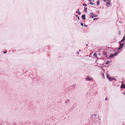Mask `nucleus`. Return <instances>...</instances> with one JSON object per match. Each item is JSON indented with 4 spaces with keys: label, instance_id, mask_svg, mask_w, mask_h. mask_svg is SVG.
<instances>
[{
    "label": "nucleus",
    "instance_id": "1",
    "mask_svg": "<svg viewBox=\"0 0 125 125\" xmlns=\"http://www.w3.org/2000/svg\"><path fill=\"white\" fill-rule=\"evenodd\" d=\"M115 52V53L114 54H111L109 56V57L110 59H111V58H113L114 56H116L117 54L118 53H119V52L118 51H117V52L115 51H114Z\"/></svg>",
    "mask_w": 125,
    "mask_h": 125
},
{
    "label": "nucleus",
    "instance_id": "2",
    "mask_svg": "<svg viewBox=\"0 0 125 125\" xmlns=\"http://www.w3.org/2000/svg\"><path fill=\"white\" fill-rule=\"evenodd\" d=\"M93 78L90 76H88L87 77L85 78V80L86 81H89L92 80Z\"/></svg>",
    "mask_w": 125,
    "mask_h": 125
},
{
    "label": "nucleus",
    "instance_id": "3",
    "mask_svg": "<svg viewBox=\"0 0 125 125\" xmlns=\"http://www.w3.org/2000/svg\"><path fill=\"white\" fill-rule=\"evenodd\" d=\"M108 80L110 81H111L113 80H115L116 81L115 78L114 77H111L109 78Z\"/></svg>",
    "mask_w": 125,
    "mask_h": 125
},
{
    "label": "nucleus",
    "instance_id": "4",
    "mask_svg": "<svg viewBox=\"0 0 125 125\" xmlns=\"http://www.w3.org/2000/svg\"><path fill=\"white\" fill-rule=\"evenodd\" d=\"M94 14L93 13H90L89 14V16L90 18H93L94 17Z\"/></svg>",
    "mask_w": 125,
    "mask_h": 125
},
{
    "label": "nucleus",
    "instance_id": "5",
    "mask_svg": "<svg viewBox=\"0 0 125 125\" xmlns=\"http://www.w3.org/2000/svg\"><path fill=\"white\" fill-rule=\"evenodd\" d=\"M122 84L121 86V88H125V84L122 82Z\"/></svg>",
    "mask_w": 125,
    "mask_h": 125
},
{
    "label": "nucleus",
    "instance_id": "6",
    "mask_svg": "<svg viewBox=\"0 0 125 125\" xmlns=\"http://www.w3.org/2000/svg\"><path fill=\"white\" fill-rule=\"evenodd\" d=\"M70 100H69L68 99H67L65 100V103L66 104H69V102Z\"/></svg>",
    "mask_w": 125,
    "mask_h": 125
},
{
    "label": "nucleus",
    "instance_id": "7",
    "mask_svg": "<svg viewBox=\"0 0 125 125\" xmlns=\"http://www.w3.org/2000/svg\"><path fill=\"white\" fill-rule=\"evenodd\" d=\"M110 1L108 0V1L107 2V3H106V5L107 6H109L110 5Z\"/></svg>",
    "mask_w": 125,
    "mask_h": 125
},
{
    "label": "nucleus",
    "instance_id": "8",
    "mask_svg": "<svg viewBox=\"0 0 125 125\" xmlns=\"http://www.w3.org/2000/svg\"><path fill=\"white\" fill-rule=\"evenodd\" d=\"M82 18L84 20L86 19L85 16V15H83L82 16Z\"/></svg>",
    "mask_w": 125,
    "mask_h": 125
},
{
    "label": "nucleus",
    "instance_id": "9",
    "mask_svg": "<svg viewBox=\"0 0 125 125\" xmlns=\"http://www.w3.org/2000/svg\"><path fill=\"white\" fill-rule=\"evenodd\" d=\"M125 40V35L124 36V37L123 38V39L121 40V41H124Z\"/></svg>",
    "mask_w": 125,
    "mask_h": 125
},
{
    "label": "nucleus",
    "instance_id": "10",
    "mask_svg": "<svg viewBox=\"0 0 125 125\" xmlns=\"http://www.w3.org/2000/svg\"><path fill=\"white\" fill-rule=\"evenodd\" d=\"M106 77L108 79L109 78L111 77L110 76H109V75H108V74H107L106 75Z\"/></svg>",
    "mask_w": 125,
    "mask_h": 125
},
{
    "label": "nucleus",
    "instance_id": "11",
    "mask_svg": "<svg viewBox=\"0 0 125 125\" xmlns=\"http://www.w3.org/2000/svg\"><path fill=\"white\" fill-rule=\"evenodd\" d=\"M90 4H91V5H95V3H93V2H90Z\"/></svg>",
    "mask_w": 125,
    "mask_h": 125
},
{
    "label": "nucleus",
    "instance_id": "12",
    "mask_svg": "<svg viewBox=\"0 0 125 125\" xmlns=\"http://www.w3.org/2000/svg\"><path fill=\"white\" fill-rule=\"evenodd\" d=\"M120 42H119V43H120V46H121V47H123V46H124L123 44H121V43H120Z\"/></svg>",
    "mask_w": 125,
    "mask_h": 125
},
{
    "label": "nucleus",
    "instance_id": "13",
    "mask_svg": "<svg viewBox=\"0 0 125 125\" xmlns=\"http://www.w3.org/2000/svg\"><path fill=\"white\" fill-rule=\"evenodd\" d=\"M100 4V2L99 0H98L97 1V4L98 5H99Z\"/></svg>",
    "mask_w": 125,
    "mask_h": 125
},
{
    "label": "nucleus",
    "instance_id": "14",
    "mask_svg": "<svg viewBox=\"0 0 125 125\" xmlns=\"http://www.w3.org/2000/svg\"><path fill=\"white\" fill-rule=\"evenodd\" d=\"M109 62H110L109 61H107L105 62V64H107Z\"/></svg>",
    "mask_w": 125,
    "mask_h": 125
},
{
    "label": "nucleus",
    "instance_id": "15",
    "mask_svg": "<svg viewBox=\"0 0 125 125\" xmlns=\"http://www.w3.org/2000/svg\"><path fill=\"white\" fill-rule=\"evenodd\" d=\"M83 6H84V7H85L86 6H87V5L85 4V3H83Z\"/></svg>",
    "mask_w": 125,
    "mask_h": 125
},
{
    "label": "nucleus",
    "instance_id": "16",
    "mask_svg": "<svg viewBox=\"0 0 125 125\" xmlns=\"http://www.w3.org/2000/svg\"><path fill=\"white\" fill-rule=\"evenodd\" d=\"M94 17H96L97 16V14H94L93 15Z\"/></svg>",
    "mask_w": 125,
    "mask_h": 125
},
{
    "label": "nucleus",
    "instance_id": "17",
    "mask_svg": "<svg viewBox=\"0 0 125 125\" xmlns=\"http://www.w3.org/2000/svg\"><path fill=\"white\" fill-rule=\"evenodd\" d=\"M122 48V47H121V46H120V47L118 48V49L120 50V49H121Z\"/></svg>",
    "mask_w": 125,
    "mask_h": 125
},
{
    "label": "nucleus",
    "instance_id": "18",
    "mask_svg": "<svg viewBox=\"0 0 125 125\" xmlns=\"http://www.w3.org/2000/svg\"><path fill=\"white\" fill-rule=\"evenodd\" d=\"M93 55L94 56H96V54L95 53H94V54Z\"/></svg>",
    "mask_w": 125,
    "mask_h": 125
},
{
    "label": "nucleus",
    "instance_id": "19",
    "mask_svg": "<svg viewBox=\"0 0 125 125\" xmlns=\"http://www.w3.org/2000/svg\"><path fill=\"white\" fill-rule=\"evenodd\" d=\"M86 10H87V8H84V11H85V12H87V11H86Z\"/></svg>",
    "mask_w": 125,
    "mask_h": 125
},
{
    "label": "nucleus",
    "instance_id": "20",
    "mask_svg": "<svg viewBox=\"0 0 125 125\" xmlns=\"http://www.w3.org/2000/svg\"><path fill=\"white\" fill-rule=\"evenodd\" d=\"M81 26H83V23H81Z\"/></svg>",
    "mask_w": 125,
    "mask_h": 125
},
{
    "label": "nucleus",
    "instance_id": "21",
    "mask_svg": "<svg viewBox=\"0 0 125 125\" xmlns=\"http://www.w3.org/2000/svg\"><path fill=\"white\" fill-rule=\"evenodd\" d=\"M94 115L95 116H96L97 115V114H94Z\"/></svg>",
    "mask_w": 125,
    "mask_h": 125
},
{
    "label": "nucleus",
    "instance_id": "22",
    "mask_svg": "<svg viewBox=\"0 0 125 125\" xmlns=\"http://www.w3.org/2000/svg\"><path fill=\"white\" fill-rule=\"evenodd\" d=\"M78 14L79 15H80L81 14V13L80 12H78Z\"/></svg>",
    "mask_w": 125,
    "mask_h": 125
},
{
    "label": "nucleus",
    "instance_id": "23",
    "mask_svg": "<svg viewBox=\"0 0 125 125\" xmlns=\"http://www.w3.org/2000/svg\"><path fill=\"white\" fill-rule=\"evenodd\" d=\"M98 18H94V19H93V20H96V19H98Z\"/></svg>",
    "mask_w": 125,
    "mask_h": 125
},
{
    "label": "nucleus",
    "instance_id": "24",
    "mask_svg": "<svg viewBox=\"0 0 125 125\" xmlns=\"http://www.w3.org/2000/svg\"><path fill=\"white\" fill-rule=\"evenodd\" d=\"M119 34L120 35V31H119Z\"/></svg>",
    "mask_w": 125,
    "mask_h": 125
},
{
    "label": "nucleus",
    "instance_id": "25",
    "mask_svg": "<svg viewBox=\"0 0 125 125\" xmlns=\"http://www.w3.org/2000/svg\"><path fill=\"white\" fill-rule=\"evenodd\" d=\"M107 0H103V1L104 2H106Z\"/></svg>",
    "mask_w": 125,
    "mask_h": 125
},
{
    "label": "nucleus",
    "instance_id": "26",
    "mask_svg": "<svg viewBox=\"0 0 125 125\" xmlns=\"http://www.w3.org/2000/svg\"><path fill=\"white\" fill-rule=\"evenodd\" d=\"M77 54H79V52H77Z\"/></svg>",
    "mask_w": 125,
    "mask_h": 125
},
{
    "label": "nucleus",
    "instance_id": "27",
    "mask_svg": "<svg viewBox=\"0 0 125 125\" xmlns=\"http://www.w3.org/2000/svg\"><path fill=\"white\" fill-rule=\"evenodd\" d=\"M6 52H3V53H6Z\"/></svg>",
    "mask_w": 125,
    "mask_h": 125
},
{
    "label": "nucleus",
    "instance_id": "28",
    "mask_svg": "<svg viewBox=\"0 0 125 125\" xmlns=\"http://www.w3.org/2000/svg\"><path fill=\"white\" fill-rule=\"evenodd\" d=\"M107 98H105V100L107 101Z\"/></svg>",
    "mask_w": 125,
    "mask_h": 125
},
{
    "label": "nucleus",
    "instance_id": "29",
    "mask_svg": "<svg viewBox=\"0 0 125 125\" xmlns=\"http://www.w3.org/2000/svg\"><path fill=\"white\" fill-rule=\"evenodd\" d=\"M78 20H79V17H78Z\"/></svg>",
    "mask_w": 125,
    "mask_h": 125
},
{
    "label": "nucleus",
    "instance_id": "30",
    "mask_svg": "<svg viewBox=\"0 0 125 125\" xmlns=\"http://www.w3.org/2000/svg\"><path fill=\"white\" fill-rule=\"evenodd\" d=\"M75 16H76V17H78V15H76Z\"/></svg>",
    "mask_w": 125,
    "mask_h": 125
},
{
    "label": "nucleus",
    "instance_id": "31",
    "mask_svg": "<svg viewBox=\"0 0 125 125\" xmlns=\"http://www.w3.org/2000/svg\"><path fill=\"white\" fill-rule=\"evenodd\" d=\"M79 52H80L81 51V50H79Z\"/></svg>",
    "mask_w": 125,
    "mask_h": 125
},
{
    "label": "nucleus",
    "instance_id": "32",
    "mask_svg": "<svg viewBox=\"0 0 125 125\" xmlns=\"http://www.w3.org/2000/svg\"><path fill=\"white\" fill-rule=\"evenodd\" d=\"M86 46H88V44H86Z\"/></svg>",
    "mask_w": 125,
    "mask_h": 125
},
{
    "label": "nucleus",
    "instance_id": "33",
    "mask_svg": "<svg viewBox=\"0 0 125 125\" xmlns=\"http://www.w3.org/2000/svg\"><path fill=\"white\" fill-rule=\"evenodd\" d=\"M13 125H16V124H13Z\"/></svg>",
    "mask_w": 125,
    "mask_h": 125
},
{
    "label": "nucleus",
    "instance_id": "34",
    "mask_svg": "<svg viewBox=\"0 0 125 125\" xmlns=\"http://www.w3.org/2000/svg\"><path fill=\"white\" fill-rule=\"evenodd\" d=\"M78 11H76V13H78Z\"/></svg>",
    "mask_w": 125,
    "mask_h": 125
},
{
    "label": "nucleus",
    "instance_id": "35",
    "mask_svg": "<svg viewBox=\"0 0 125 125\" xmlns=\"http://www.w3.org/2000/svg\"><path fill=\"white\" fill-rule=\"evenodd\" d=\"M87 26V25L86 26L85 25H84V26Z\"/></svg>",
    "mask_w": 125,
    "mask_h": 125
},
{
    "label": "nucleus",
    "instance_id": "36",
    "mask_svg": "<svg viewBox=\"0 0 125 125\" xmlns=\"http://www.w3.org/2000/svg\"><path fill=\"white\" fill-rule=\"evenodd\" d=\"M99 55H100V53H99Z\"/></svg>",
    "mask_w": 125,
    "mask_h": 125
},
{
    "label": "nucleus",
    "instance_id": "37",
    "mask_svg": "<svg viewBox=\"0 0 125 125\" xmlns=\"http://www.w3.org/2000/svg\"><path fill=\"white\" fill-rule=\"evenodd\" d=\"M89 0L90 1H91V0Z\"/></svg>",
    "mask_w": 125,
    "mask_h": 125
},
{
    "label": "nucleus",
    "instance_id": "38",
    "mask_svg": "<svg viewBox=\"0 0 125 125\" xmlns=\"http://www.w3.org/2000/svg\"><path fill=\"white\" fill-rule=\"evenodd\" d=\"M94 1V0H93V1Z\"/></svg>",
    "mask_w": 125,
    "mask_h": 125
},
{
    "label": "nucleus",
    "instance_id": "39",
    "mask_svg": "<svg viewBox=\"0 0 125 125\" xmlns=\"http://www.w3.org/2000/svg\"><path fill=\"white\" fill-rule=\"evenodd\" d=\"M124 94L125 95V93Z\"/></svg>",
    "mask_w": 125,
    "mask_h": 125
}]
</instances>
